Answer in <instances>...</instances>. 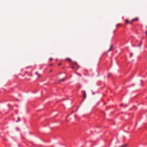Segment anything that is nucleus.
<instances>
[{"label":"nucleus","mask_w":147,"mask_h":147,"mask_svg":"<svg viewBox=\"0 0 147 147\" xmlns=\"http://www.w3.org/2000/svg\"><path fill=\"white\" fill-rule=\"evenodd\" d=\"M112 48H113V46H111L110 48V49H109V50L108 51V52H109V51H111L112 49Z\"/></svg>","instance_id":"1"},{"label":"nucleus","mask_w":147,"mask_h":147,"mask_svg":"<svg viewBox=\"0 0 147 147\" xmlns=\"http://www.w3.org/2000/svg\"><path fill=\"white\" fill-rule=\"evenodd\" d=\"M83 92H84V99H85L86 98V92L84 91Z\"/></svg>","instance_id":"2"},{"label":"nucleus","mask_w":147,"mask_h":147,"mask_svg":"<svg viewBox=\"0 0 147 147\" xmlns=\"http://www.w3.org/2000/svg\"><path fill=\"white\" fill-rule=\"evenodd\" d=\"M138 20V19L137 18H135L134 19H133L132 20V22H133L134 21H136Z\"/></svg>","instance_id":"3"},{"label":"nucleus","mask_w":147,"mask_h":147,"mask_svg":"<svg viewBox=\"0 0 147 147\" xmlns=\"http://www.w3.org/2000/svg\"><path fill=\"white\" fill-rule=\"evenodd\" d=\"M65 80V78H63L62 79H61L59 81L60 82H64Z\"/></svg>","instance_id":"4"},{"label":"nucleus","mask_w":147,"mask_h":147,"mask_svg":"<svg viewBox=\"0 0 147 147\" xmlns=\"http://www.w3.org/2000/svg\"><path fill=\"white\" fill-rule=\"evenodd\" d=\"M125 22L126 23H130V24H131L132 23H130L129 21L127 20H125Z\"/></svg>","instance_id":"5"},{"label":"nucleus","mask_w":147,"mask_h":147,"mask_svg":"<svg viewBox=\"0 0 147 147\" xmlns=\"http://www.w3.org/2000/svg\"><path fill=\"white\" fill-rule=\"evenodd\" d=\"M18 120L17 121V122H18V121H20V118L19 117H18Z\"/></svg>","instance_id":"6"},{"label":"nucleus","mask_w":147,"mask_h":147,"mask_svg":"<svg viewBox=\"0 0 147 147\" xmlns=\"http://www.w3.org/2000/svg\"><path fill=\"white\" fill-rule=\"evenodd\" d=\"M142 42H140V43L139 44V45H138V47L140 46L142 44Z\"/></svg>","instance_id":"7"},{"label":"nucleus","mask_w":147,"mask_h":147,"mask_svg":"<svg viewBox=\"0 0 147 147\" xmlns=\"http://www.w3.org/2000/svg\"><path fill=\"white\" fill-rule=\"evenodd\" d=\"M127 146V144H125V145H123L121 146L120 147H126V146Z\"/></svg>","instance_id":"8"},{"label":"nucleus","mask_w":147,"mask_h":147,"mask_svg":"<svg viewBox=\"0 0 147 147\" xmlns=\"http://www.w3.org/2000/svg\"><path fill=\"white\" fill-rule=\"evenodd\" d=\"M52 60V58H51L49 59V60L51 61Z\"/></svg>","instance_id":"9"},{"label":"nucleus","mask_w":147,"mask_h":147,"mask_svg":"<svg viewBox=\"0 0 147 147\" xmlns=\"http://www.w3.org/2000/svg\"><path fill=\"white\" fill-rule=\"evenodd\" d=\"M71 68L72 69H74V66H72L71 67Z\"/></svg>","instance_id":"10"},{"label":"nucleus","mask_w":147,"mask_h":147,"mask_svg":"<svg viewBox=\"0 0 147 147\" xmlns=\"http://www.w3.org/2000/svg\"><path fill=\"white\" fill-rule=\"evenodd\" d=\"M52 70H50V71H49V72H52Z\"/></svg>","instance_id":"11"},{"label":"nucleus","mask_w":147,"mask_h":147,"mask_svg":"<svg viewBox=\"0 0 147 147\" xmlns=\"http://www.w3.org/2000/svg\"><path fill=\"white\" fill-rule=\"evenodd\" d=\"M61 65V63H60L58 65L59 66H60Z\"/></svg>","instance_id":"12"},{"label":"nucleus","mask_w":147,"mask_h":147,"mask_svg":"<svg viewBox=\"0 0 147 147\" xmlns=\"http://www.w3.org/2000/svg\"><path fill=\"white\" fill-rule=\"evenodd\" d=\"M68 59L70 61H71V60L69 59Z\"/></svg>","instance_id":"13"},{"label":"nucleus","mask_w":147,"mask_h":147,"mask_svg":"<svg viewBox=\"0 0 147 147\" xmlns=\"http://www.w3.org/2000/svg\"><path fill=\"white\" fill-rule=\"evenodd\" d=\"M146 34L147 35V31L146 32Z\"/></svg>","instance_id":"14"},{"label":"nucleus","mask_w":147,"mask_h":147,"mask_svg":"<svg viewBox=\"0 0 147 147\" xmlns=\"http://www.w3.org/2000/svg\"><path fill=\"white\" fill-rule=\"evenodd\" d=\"M77 74L79 75H80V76H81V75L80 74L78 73Z\"/></svg>","instance_id":"15"},{"label":"nucleus","mask_w":147,"mask_h":147,"mask_svg":"<svg viewBox=\"0 0 147 147\" xmlns=\"http://www.w3.org/2000/svg\"><path fill=\"white\" fill-rule=\"evenodd\" d=\"M123 105V104H121L120 105V106H121L122 105Z\"/></svg>","instance_id":"16"},{"label":"nucleus","mask_w":147,"mask_h":147,"mask_svg":"<svg viewBox=\"0 0 147 147\" xmlns=\"http://www.w3.org/2000/svg\"><path fill=\"white\" fill-rule=\"evenodd\" d=\"M133 54L132 53L130 54V55L132 56V55Z\"/></svg>","instance_id":"17"},{"label":"nucleus","mask_w":147,"mask_h":147,"mask_svg":"<svg viewBox=\"0 0 147 147\" xmlns=\"http://www.w3.org/2000/svg\"><path fill=\"white\" fill-rule=\"evenodd\" d=\"M35 74H38L37 72H36Z\"/></svg>","instance_id":"18"},{"label":"nucleus","mask_w":147,"mask_h":147,"mask_svg":"<svg viewBox=\"0 0 147 147\" xmlns=\"http://www.w3.org/2000/svg\"><path fill=\"white\" fill-rule=\"evenodd\" d=\"M38 77H40V75L39 74H38Z\"/></svg>","instance_id":"19"},{"label":"nucleus","mask_w":147,"mask_h":147,"mask_svg":"<svg viewBox=\"0 0 147 147\" xmlns=\"http://www.w3.org/2000/svg\"><path fill=\"white\" fill-rule=\"evenodd\" d=\"M69 115H68L67 116V117H68L69 116Z\"/></svg>","instance_id":"20"},{"label":"nucleus","mask_w":147,"mask_h":147,"mask_svg":"<svg viewBox=\"0 0 147 147\" xmlns=\"http://www.w3.org/2000/svg\"><path fill=\"white\" fill-rule=\"evenodd\" d=\"M77 63L76 62H75L74 63L75 64H76Z\"/></svg>","instance_id":"21"},{"label":"nucleus","mask_w":147,"mask_h":147,"mask_svg":"<svg viewBox=\"0 0 147 147\" xmlns=\"http://www.w3.org/2000/svg\"><path fill=\"white\" fill-rule=\"evenodd\" d=\"M73 112H74V111H72V112H71V113H73Z\"/></svg>","instance_id":"22"}]
</instances>
